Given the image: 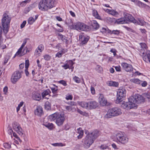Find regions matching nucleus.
<instances>
[{"label":"nucleus","mask_w":150,"mask_h":150,"mask_svg":"<svg viewBox=\"0 0 150 150\" xmlns=\"http://www.w3.org/2000/svg\"><path fill=\"white\" fill-rule=\"evenodd\" d=\"M24 47L22 46H21L20 48L18 49V51L16 52V54H15L13 58H14L16 56L19 55L21 52V51L23 48Z\"/></svg>","instance_id":"nucleus-41"},{"label":"nucleus","mask_w":150,"mask_h":150,"mask_svg":"<svg viewBox=\"0 0 150 150\" xmlns=\"http://www.w3.org/2000/svg\"><path fill=\"white\" fill-rule=\"evenodd\" d=\"M62 52L60 51L58 52L56 54V57H58L59 58L61 57H62Z\"/></svg>","instance_id":"nucleus-53"},{"label":"nucleus","mask_w":150,"mask_h":150,"mask_svg":"<svg viewBox=\"0 0 150 150\" xmlns=\"http://www.w3.org/2000/svg\"><path fill=\"white\" fill-rule=\"evenodd\" d=\"M130 81L135 83L140 84L142 82V81L139 80L138 79H130Z\"/></svg>","instance_id":"nucleus-34"},{"label":"nucleus","mask_w":150,"mask_h":150,"mask_svg":"<svg viewBox=\"0 0 150 150\" xmlns=\"http://www.w3.org/2000/svg\"><path fill=\"white\" fill-rule=\"evenodd\" d=\"M101 149L104 150L108 148V146L105 145H102L100 146Z\"/></svg>","instance_id":"nucleus-59"},{"label":"nucleus","mask_w":150,"mask_h":150,"mask_svg":"<svg viewBox=\"0 0 150 150\" xmlns=\"http://www.w3.org/2000/svg\"><path fill=\"white\" fill-rule=\"evenodd\" d=\"M58 38L59 40H62L64 42H65L66 44L68 42V40H67L68 38L61 34H59Z\"/></svg>","instance_id":"nucleus-21"},{"label":"nucleus","mask_w":150,"mask_h":150,"mask_svg":"<svg viewBox=\"0 0 150 150\" xmlns=\"http://www.w3.org/2000/svg\"><path fill=\"white\" fill-rule=\"evenodd\" d=\"M11 19V18L9 16L8 12L6 11L4 12L1 19V23L3 32L5 34H6L8 31V25L10 23Z\"/></svg>","instance_id":"nucleus-1"},{"label":"nucleus","mask_w":150,"mask_h":150,"mask_svg":"<svg viewBox=\"0 0 150 150\" xmlns=\"http://www.w3.org/2000/svg\"><path fill=\"white\" fill-rule=\"evenodd\" d=\"M30 51L29 50H28L27 47H25L23 50V53L22 54V55H23L26 54L27 52H29Z\"/></svg>","instance_id":"nucleus-51"},{"label":"nucleus","mask_w":150,"mask_h":150,"mask_svg":"<svg viewBox=\"0 0 150 150\" xmlns=\"http://www.w3.org/2000/svg\"><path fill=\"white\" fill-rule=\"evenodd\" d=\"M72 23V24H73V22L72 20L70 19H69L68 20H66L65 21L66 23L69 26V25H68V23Z\"/></svg>","instance_id":"nucleus-61"},{"label":"nucleus","mask_w":150,"mask_h":150,"mask_svg":"<svg viewBox=\"0 0 150 150\" xmlns=\"http://www.w3.org/2000/svg\"><path fill=\"white\" fill-rule=\"evenodd\" d=\"M79 105L82 107L86 109H88V102L81 101L79 103Z\"/></svg>","instance_id":"nucleus-24"},{"label":"nucleus","mask_w":150,"mask_h":150,"mask_svg":"<svg viewBox=\"0 0 150 150\" xmlns=\"http://www.w3.org/2000/svg\"><path fill=\"white\" fill-rule=\"evenodd\" d=\"M43 125L50 130L52 129L54 127V125L52 123H45Z\"/></svg>","instance_id":"nucleus-31"},{"label":"nucleus","mask_w":150,"mask_h":150,"mask_svg":"<svg viewBox=\"0 0 150 150\" xmlns=\"http://www.w3.org/2000/svg\"><path fill=\"white\" fill-rule=\"evenodd\" d=\"M140 45L142 48V49H142H143V50H144V49H146V50H147V46L146 45L145 43H140Z\"/></svg>","instance_id":"nucleus-45"},{"label":"nucleus","mask_w":150,"mask_h":150,"mask_svg":"<svg viewBox=\"0 0 150 150\" xmlns=\"http://www.w3.org/2000/svg\"><path fill=\"white\" fill-rule=\"evenodd\" d=\"M95 69L96 71L98 72L101 73L103 71V69L102 67L100 66L97 65Z\"/></svg>","instance_id":"nucleus-36"},{"label":"nucleus","mask_w":150,"mask_h":150,"mask_svg":"<svg viewBox=\"0 0 150 150\" xmlns=\"http://www.w3.org/2000/svg\"><path fill=\"white\" fill-rule=\"evenodd\" d=\"M30 8L28 7L25 8L24 11V13H27L30 10Z\"/></svg>","instance_id":"nucleus-57"},{"label":"nucleus","mask_w":150,"mask_h":150,"mask_svg":"<svg viewBox=\"0 0 150 150\" xmlns=\"http://www.w3.org/2000/svg\"><path fill=\"white\" fill-rule=\"evenodd\" d=\"M47 9L51 8L53 6V3L52 0H44Z\"/></svg>","instance_id":"nucleus-18"},{"label":"nucleus","mask_w":150,"mask_h":150,"mask_svg":"<svg viewBox=\"0 0 150 150\" xmlns=\"http://www.w3.org/2000/svg\"><path fill=\"white\" fill-rule=\"evenodd\" d=\"M115 22L118 24L126 23L124 18H121L116 20Z\"/></svg>","instance_id":"nucleus-30"},{"label":"nucleus","mask_w":150,"mask_h":150,"mask_svg":"<svg viewBox=\"0 0 150 150\" xmlns=\"http://www.w3.org/2000/svg\"><path fill=\"white\" fill-rule=\"evenodd\" d=\"M33 99L35 100H40L41 99V96L40 94L38 93H35L32 96Z\"/></svg>","instance_id":"nucleus-22"},{"label":"nucleus","mask_w":150,"mask_h":150,"mask_svg":"<svg viewBox=\"0 0 150 150\" xmlns=\"http://www.w3.org/2000/svg\"><path fill=\"white\" fill-rule=\"evenodd\" d=\"M44 58L46 60L48 61L50 60L51 57L49 55L46 54L44 56Z\"/></svg>","instance_id":"nucleus-44"},{"label":"nucleus","mask_w":150,"mask_h":150,"mask_svg":"<svg viewBox=\"0 0 150 150\" xmlns=\"http://www.w3.org/2000/svg\"><path fill=\"white\" fill-rule=\"evenodd\" d=\"M98 106V103L95 101L88 102V109H92L96 108Z\"/></svg>","instance_id":"nucleus-17"},{"label":"nucleus","mask_w":150,"mask_h":150,"mask_svg":"<svg viewBox=\"0 0 150 150\" xmlns=\"http://www.w3.org/2000/svg\"><path fill=\"white\" fill-rule=\"evenodd\" d=\"M129 139L124 132L119 131L114 137V141L122 144H125L128 142Z\"/></svg>","instance_id":"nucleus-4"},{"label":"nucleus","mask_w":150,"mask_h":150,"mask_svg":"<svg viewBox=\"0 0 150 150\" xmlns=\"http://www.w3.org/2000/svg\"><path fill=\"white\" fill-rule=\"evenodd\" d=\"M145 97L148 99L150 98V92H148L145 94Z\"/></svg>","instance_id":"nucleus-64"},{"label":"nucleus","mask_w":150,"mask_h":150,"mask_svg":"<svg viewBox=\"0 0 150 150\" xmlns=\"http://www.w3.org/2000/svg\"><path fill=\"white\" fill-rule=\"evenodd\" d=\"M126 91L125 88H119L117 91V98L116 100V103L118 104L122 101L123 98L126 96Z\"/></svg>","instance_id":"nucleus-7"},{"label":"nucleus","mask_w":150,"mask_h":150,"mask_svg":"<svg viewBox=\"0 0 150 150\" xmlns=\"http://www.w3.org/2000/svg\"><path fill=\"white\" fill-rule=\"evenodd\" d=\"M106 84L108 86L115 87H117L119 85L118 82L112 81H108L106 82Z\"/></svg>","instance_id":"nucleus-27"},{"label":"nucleus","mask_w":150,"mask_h":150,"mask_svg":"<svg viewBox=\"0 0 150 150\" xmlns=\"http://www.w3.org/2000/svg\"><path fill=\"white\" fill-rule=\"evenodd\" d=\"M124 18L125 21L126 23H128L129 22H132L136 23L137 20L131 15L127 13H124Z\"/></svg>","instance_id":"nucleus-10"},{"label":"nucleus","mask_w":150,"mask_h":150,"mask_svg":"<svg viewBox=\"0 0 150 150\" xmlns=\"http://www.w3.org/2000/svg\"><path fill=\"white\" fill-rule=\"evenodd\" d=\"M38 8L40 10L42 11H45L47 10L44 0H42L38 4Z\"/></svg>","instance_id":"nucleus-14"},{"label":"nucleus","mask_w":150,"mask_h":150,"mask_svg":"<svg viewBox=\"0 0 150 150\" xmlns=\"http://www.w3.org/2000/svg\"><path fill=\"white\" fill-rule=\"evenodd\" d=\"M69 27L71 29H75L78 30L89 31L91 30V28L89 26L83 23L77 22L74 24L71 23H68Z\"/></svg>","instance_id":"nucleus-2"},{"label":"nucleus","mask_w":150,"mask_h":150,"mask_svg":"<svg viewBox=\"0 0 150 150\" xmlns=\"http://www.w3.org/2000/svg\"><path fill=\"white\" fill-rule=\"evenodd\" d=\"M49 118L51 121L55 120L56 123L58 126L62 125L65 120V117L64 115H61L58 113H55L49 116Z\"/></svg>","instance_id":"nucleus-6"},{"label":"nucleus","mask_w":150,"mask_h":150,"mask_svg":"<svg viewBox=\"0 0 150 150\" xmlns=\"http://www.w3.org/2000/svg\"><path fill=\"white\" fill-rule=\"evenodd\" d=\"M35 21V20L33 17H30L28 20V23L30 25H32Z\"/></svg>","instance_id":"nucleus-37"},{"label":"nucleus","mask_w":150,"mask_h":150,"mask_svg":"<svg viewBox=\"0 0 150 150\" xmlns=\"http://www.w3.org/2000/svg\"><path fill=\"white\" fill-rule=\"evenodd\" d=\"M121 66L123 69L126 71L130 72L133 70V68L132 65L126 63H122Z\"/></svg>","instance_id":"nucleus-12"},{"label":"nucleus","mask_w":150,"mask_h":150,"mask_svg":"<svg viewBox=\"0 0 150 150\" xmlns=\"http://www.w3.org/2000/svg\"><path fill=\"white\" fill-rule=\"evenodd\" d=\"M122 114V110L120 108L118 107H114L109 109L107 113L105 115L104 117L107 119L111 118L120 115Z\"/></svg>","instance_id":"nucleus-5"},{"label":"nucleus","mask_w":150,"mask_h":150,"mask_svg":"<svg viewBox=\"0 0 150 150\" xmlns=\"http://www.w3.org/2000/svg\"><path fill=\"white\" fill-rule=\"evenodd\" d=\"M34 112L35 115L39 116H41L43 113L42 108L40 106H37Z\"/></svg>","instance_id":"nucleus-16"},{"label":"nucleus","mask_w":150,"mask_h":150,"mask_svg":"<svg viewBox=\"0 0 150 150\" xmlns=\"http://www.w3.org/2000/svg\"><path fill=\"white\" fill-rule=\"evenodd\" d=\"M136 100V95L130 96L128 98V102L124 101L121 105V106L124 109L129 110L135 107Z\"/></svg>","instance_id":"nucleus-3"},{"label":"nucleus","mask_w":150,"mask_h":150,"mask_svg":"<svg viewBox=\"0 0 150 150\" xmlns=\"http://www.w3.org/2000/svg\"><path fill=\"white\" fill-rule=\"evenodd\" d=\"M58 83L61 84L64 86H66L67 85V82L64 80H61L58 81Z\"/></svg>","instance_id":"nucleus-43"},{"label":"nucleus","mask_w":150,"mask_h":150,"mask_svg":"<svg viewBox=\"0 0 150 150\" xmlns=\"http://www.w3.org/2000/svg\"><path fill=\"white\" fill-rule=\"evenodd\" d=\"M108 11V12L109 13L112 15H115L116 14V12L113 10H110L108 9H107Z\"/></svg>","instance_id":"nucleus-48"},{"label":"nucleus","mask_w":150,"mask_h":150,"mask_svg":"<svg viewBox=\"0 0 150 150\" xmlns=\"http://www.w3.org/2000/svg\"><path fill=\"white\" fill-rule=\"evenodd\" d=\"M62 67L64 68L65 69H70V65L68 64H66L63 65H62Z\"/></svg>","instance_id":"nucleus-49"},{"label":"nucleus","mask_w":150,"mask_h":150,"mask_svg":"<svg viewBox=\"0 0 150 150\" xmlns=\"http://www.w3.org/2000/svg\"><path fill=\"white\" fill-rule=\"evenodd\" d=\"M52 93L53 94H55L57 93V91L58 90L57 86H56V87H50Z\"/></svg>","instance_id":"nucleus-42"},{"label":"nucleus","mask_w":150,"mask_h":150,"mask_svg":"<svg viewBox=\"0 0 150 150\" xmlns=\"http://www.w3.org/2000/svg\"><path fill=\"white\" fill-rule=\"evenodd\" d=\"M99 135V132L97 130H95L88 135L94 141Z\"/></svg>","instance_id":"nucleus-15"},{"label":"nucleus","mask_w":150,"mask_h":150,"mask_svg":"<svg viewBox=\"0 0 150 150\" xmlns=\"http://www.w3.org/2000/svg\"><path fill=\"white\" fill-rule=\"evenodd\" d=\"M138 21H137L136 23H134L135 24H137L141 25H144L146 24V22L142 19L140 18L138 19Z\"/></svg>","instance_id":"nucleus-32"},{"label":"nucleus","mask_w":150,"mask_h":150,"mask_svg":"<svg viewBox=\"0 0 150 150\" xmlns=\"http://www.w3.org/2000/svg\"><path fill=\"white\" fill-rule=\"evenodd\" d=\"M136 98L137 104L142 103L144 101V99L143 96L139 94L136 95Z\"/></svg>","instance_id":"nucleus-19"},{"label":"nucleus","mask_w":150,"mask_h":150,"mask_svg":"<svg viewBox=\"0 0 150 150\" xmlns=\"http://www.w3.org/2000/svg\"><path fill=\"white\" fill-rule=\"evenodd\" d=\"M3 146L4 148L7 149H9L11 148V145L10 144L5 143L3 144Z\"/></svg>","instance_id":"nucleus-39"},{"label":"nucleus","mask_w":150,"mask_h":150,"mask_svg":"<svg viewBox=\"0 0 150 150\" xmlns=\"http://www.w3.org/2000/svg\"><path fill=\"white\" fill-rule=\"evenodd\" d=\"M24 47L22 46H21L20 48L18 49V51L16 52V54H15L13 58H14L16 56L19 55L21 52V51L23 48Z\"/></svg>","instance_id":"nucleus-40"},{"label":"nucleus","mask_w":150,"mask_h":150,"mask_svg":"<svg viewBox=\"0 0 150 150\" xmlns=\"http://www.w3.org/2000/svg\"><path fill=\"white\" fill-rule=\"evenodd\" d=\"M110 51L113 53V55L114 56H115L116 55V52L117 51L115 49H112L110 50Z\"/></svg>","instance_id":"nucleus-60"},{"label":"nucleus","mask_w":150,"mask_h":150,"mask_svg":"<svg viewBox=\"0 0 150 150\" xmlns=\"http://www.w3.org/2000/svg\"><path fill=\"white\" fill-rule=\"evenodd\" d=\"M80 40L81 41L80 44L84 45L86 44L89 39V37L88 36H85L83 35H80L79 36Z\"/></svg>","instance_id":"nucleus-13"},{"label":"nucleus","mask_w":150,"mask_h":150,"mask_svg":"<svg viewBox=\"0 0 150 150\" xmlns=\"http://www.w3.org/2000/svg\"><path fill=\"white\" fill-rule=\"evenodd\" d=\"M10 57L9 55H7L5 57V60L4 62V65H5L6 64L8 60L9 59Z\"/></svg>","instance_id":"nucleus-47"},{"label":"nucleus","mask_w":150,"mask_h":150,"mask_svg":"<svg viewBox=\"0 0 150 150\" xmlns=\"http://www.w3.org/2000/svg\"><path fill=\"white\" fill-rule=\"evenodd\" d=\"M55 146H63V144L62 143H56L52 144Z\"/></svg>","instance_id":"nucleus-58"},{"label":"nucleus","mask_w":150,"mask_h":150,"mask_svg":"<svg viewBox=\"0 0 150 150\" xmlns=\"http://www.w3.org/2000/svg\"><path fill=\"white\" fill-rule=\"evenodd\" d=\"M91 93L92 94L94 95L95 93V89L92 86L91 87Z\"/></svg>","instance_id":"nucleus-56"},{"label":"nucleus","mask_w":150,"mask_h":150,"mask_svg":"<svg viewBox=\"0 0 150 150\" xmlns=\"http://www.w3.org/2000/svg\"><path fill=\"white\" fill-rule=\"evenodd\" d=\"M92 10L93 16L96 18L100 20L101 19V17L99 15L97 11L94 8H92Z\"/></svg>","instance_id":"nucleus-23"},{"label":"nucleus","mask_w":150,"mask_h":150,"mask_svg":"<svg viewBox=\"0 0 150 150\" xmlns=\"http://www.w3.org/2000/svg\"><path fill=\"white\" fill-rule=\"evenodd\" d=\"M137 5L140 7H144L145 4L140 1H137L136 3Z\"/></svg>","instance_id":"nucleus-38"},{"label":"nucleus","mask_w":150,"mask_h":150,"mask_svg":"<svg viewBox=\"0 0 150 150\" xmlns=\"http://www.w3.org/2000/svg\"><path fill=\"white\" fill-rule=\"evenodd\" d=\"M68 64H67L70 65V67H72L74 64V63L71 60H69L68 61Z\"/></svg>","instance_id":"nucleus-55"},{"label":"nucleus","mask_w":150,"mask_h":150,"mask_svg":"<svg viewBox=\"0 0 150 150\" xmlns=\"http://www.w3.org/2000/svg\"><path fill=\"white\" fill-rule=\"evenodd\" d=\"M64 129L65 130H67L69 129V125L67 124L65 125H64Z\"/></svg>","instance_id":"nucleus-63"},{"label":"nucleus","mask_w":150,"mask_h":150,"mask_svg":"<svg viewBox=\"0 0 150 150\" xmlns=\"http://www.w3.org/2000/svg\"><path fill=\"white\" fill-rule=\"evenodd\" d=\"M141 84L142 87H144L146 86L147 85V83L146 81H142Z\"/></svg>","instance_id":"nucleus-62"},{"label":"nucleus","mask_w":150,"mask_h":150,"mask_svg":"<svg viewBox=\"0 0 150 150\" xmlns=\"http://www.w3.org/2000/svg\"><path fill=\"white\" fill-rule=\"evenodd\" d=\"M22 71L17 70L15 71L12 74L11 80V82L13 84H15L21 77V73Z\"/></svg>","instance_id":"nucleus-8"},{"label":"nucleus","mask_w":150,"mask_h":150,"mask_svg":"<svg viewBox=\"0 0 150 150\" xmlns=\"http://www.w3.org/2000/svg\"><path fill=\"white\" fill-rule=\"evenodd\" d=\"M29 65V62L28 60H26L25 61V69H28Z\"/></svg>","instance_id":"nucleus-50"},{"label":"nucleus","mask_w":150,"mask_h":150,"mask_svg":"<svg viewBox=\"0 0 150 150\" xmlns=\"http://www.w3.org/2000/svg\"><path fill=\"white\" fill-rule=\"evenodd\" d=\"M91 26L92 28L96 30L98 29L99 27V25L96 21H93L92 22Z\"/></svg>","instance_id":"nucleus-25"},{"label":"nucleus","mask_w":150,"mask_h":150,"mask_svg":"<svg viewBox=\"0 0 150 150\" xmlns=\"http://www.w3.org/2000/svg\"><path fill=\"white\" fill-rule=\"evenodd\" d=\"M51 93L49 89H47L44 91L42 93V96L43 98H45L46 96L49 95Z\"/></svg>","instance_id":"nucleus-33"},{"label":"nucleus","mask_w":150,"mask_h":150,"mask_svg":"<svg viewBox=\"0 0 150 150\" xmlns=\"http://www.w3.org/2000/svg\"><path fill=\"white\" fill-rule=\"evenodd\" d=\"M44 49V46L42 44L39 45L38 48L36 49L35 53V54H38L42 52Z\"/></svg>","instance_id":"nucleus-20"},{"label":"nucleus","mask_w":150,"mask_h":150,"mask_svg":"<svg viewBox=\"0 0 150 150\" xmlns=\"http://www.w3.org/2000/svg\"><path fill=\"white\" fill-rule=\"evenodd\" d=\"M100 31L103 33H108L107 30L105 28H102L100 29Z\"/></svg>","instance_id":"nucleus-52"},{"label":"nucleus","mask_w":150,"mask_h":150,"mask_svg":"<svg viewBox=\"0 0 150 150\" xmlns=\"http://www.w3.org/2000/svg\"><path fill=\"white\" fill-rule=\"evenodd\" d=\"M45 109L49 110L51 109V105L48 101H46L45 104Z\"/></svg>","instance_id":"nucleus-35"},{"label":"nucleus","mask_w":150,"mask_h":150,"mask_svg":"<svg viewBox=\"0 0 150 150\" xmlns=\"http://www.w3.org/2000/svg\"><path fill=\"white\" fill-rule=\"evenodd\" d=\"M13 129L21 136L23 134V130L20 126L19 124L16 122H14L12 124Z\"/></svg>","instance_id":"nucleus-11"},{"label":"nucleus","mask_w":150,"mask_h":150,"mask_svg":"<svg viewBox=\"0 0 150 150\" xmlns=\"http://www.w3.org/2000/svg\"><path fill=\"white\" fill-rule=\"evenodd\" d=\"M99 100L101 103H102L103 105H106L107 103V100L105 99L103 95H100L99 98Z\"/></svg>","instance_id":"nucleus-29"},{"label":"nucleus","mask_w":150,"mask_h":150,"mask_svg":"<svg viewBox=\"0 0 150 150\" xmlns=\"http://www.w3.org/2000/svg\"><path fill=\"white\" fill-rule=\"evenodd\" d=\"M29 40V38H26L24 39L23 40V42L21 45L22 46L24 47L25 45H26L27 41V40Z\"/></svg>","instance_id":"nucleus-54"},{"label":"nucleus","mask_w":150,"mask_h":150,"mask_svg":"<svg viewBox=\"0 0 150 150\" xmlns=\"http://www.w3.org/2000/svg\"><path fill=\"white\" fill-rule=\"evenodd\" d=\"M108 33L110 34H114L115 35H118L119 34L120 31L118 30H111L109 29H107Z\"/></svg>","instance_id":"nucleus-28"},{"label":"nucleus","mask_w":150,"mask_h":150,"mask_svg":"<svg viewBox=\"0 0 150 150\" xmlns=\"http://www.w3.org/2000/svg\"><path fill=\"white\" fill-rule=\"evenodd\" d=\"M78 133L79 135L77 136L78 139H81L83 137V131L81 128H79L77 129Z\"/></svg>","instance_id":"nucleus-26"},{"label":"nucleus","mask_w":150,"mask_h":150,"mask_svg":"<svg viewBox=\"0 0 150 150\" xmlns=\"http://www.w3.org/2000/svg\"><path fill=\"white\" fill-rule=\"evenodd\" d=\"M73 79L76 83H79L80 82L79 78L76 76H75L74 77Z\"/></svg>","instance_id":"nucleus-46"},{"label":"nucleus","mask_w":150,"mask_h":150,"mask_svg":"<svg viewBox=\"0 0 150 150\" xmlns=\"http://www.w3.org/2000/svg\"><path fill=\"white\" fill-rule=\"evenodd\" d=\"M94 141L88 135L82 139V142L84 146L86 148H88L93 142Z\"/></svg>","instance_id":"nucleus-9"}]
</instances>
